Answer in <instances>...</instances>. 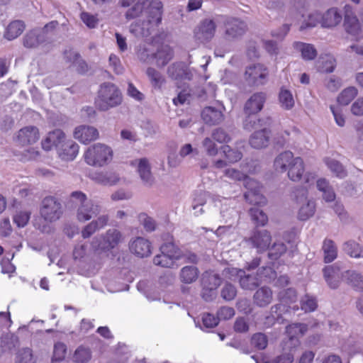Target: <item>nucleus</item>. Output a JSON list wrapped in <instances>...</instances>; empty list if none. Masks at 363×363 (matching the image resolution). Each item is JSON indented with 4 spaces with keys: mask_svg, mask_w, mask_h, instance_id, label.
I'll use <instances>...</instances> for the list:
<instances>
[{
    "mask_svg": "<svg viewBox=\"0 0 363 363\" xmlns=\"http://www.w3.org/2000/svg\"><path fill=\"white\" fill-rule=\"evenodd\" d=\"M163 4L160 0H138L125 13L128 20L138 18L130 26L136 37L147 38L154 33L162 23Z\"/></svg>",
    "mask_w": 363,
    "mask_h": 363,
    "instance_id": "f257e3e1",
    "label": "nucleus"
},
{
    "mask_svg": "<svg viewBox=\"0 0 363 363\" xmlns=\"http://www.w3.org/2000/svg\"><path fill=\"white\" fill-rule=\"evenodd\" d=\"M121 102V93L115 84L106 82L101 85L98 99L96 101L99 110L107 111L120 105Z\"/></svg>",
    "mask_w": 363,
    "mask_h": 363,
    "instance_id": "f03ea898",
    "label": "nucleus"
},
{
    "mask_svg": "<svg viewBox=\"0 0 363 363\" xmlns=\"http://www.w3.org/2000/svg\"><path fill=\"white\" fill-rule=\"evenodd\" d=\"M84 157L85 162L89 165L102 167L111 161L113 151L108 146L97 143L89 147Z\"/></svg>",
    "mask_w": 363,
    "mask_h": 363,
    "instance_id": "7ed1b4c3",
    "label": "nucleus"
},
{
    "mask_svg": "<svg viewBox=\"0 0 363 363\" xmlns=\"http://www.w3.org/2000/svg\"><path fill=\"white\" fill-rule=\"evenodd\" d=\"M123 240V235L117 229H108L105 234L99 237H94L91 245L95 251H108L115 248Z\"/></svg>",
    "mask_w": 363,
    "mask_h": 363,
    "instance_id": "20e7f679",
    "label": "nucleus"
},
{
    "mask_svg": "<svg viewBox=\"0 0 363 363\" xmlns=\"http://www.w3.org/2000/svg\"><path fill=\"white\" fill-rule=\"evenodd\" d=\"M40 213L45 220L54 222L62 216V205L55 197L47 196L42 201Z\"/></svg>",
    "mask_w": 363,
    "mask_h": 363,
    "instance_id": "39448f33",
    "label": "nucleus"
},
{
    "mask_svg": "<svg viewBox=\"0 0 363 363\" xmlns=\"http://www.w3.org/2000/svg\"><path fill=\"white\" fill-rule=\"evenodd\" d=\"M243 181L244 185L247 189L244 194L245 200L250 204L264 205L267 203V199L261 193L262 186L260 184L247 175Z\"/></svg>",
    "mask_w": 363,
    "mask_h": 363,
    "instance_id": "423d86ee",
    "label": "nucleus"
},
{
    "mask_svg": "<svg viewBox=\"0 0 363 363\" xmlns=\"http://www.w3.org/2000/svg\"><path fill=\"white\" fill-rule=\"evenodd\" d=\"M225 35L229 40H235L241 38L247 31L245 21L233 17H225L223 20Z\"/></svg>",
    "mask_w": 363,
    "mask_h": 363,
    "instance_id": "0eeeda50",
    "label": "nucleus"
},
{
    "mask_svg": "<svg viewBox=\"0 0 363 363\" xmlns=\"http://www.w3.org/2000/svg\"><path fill=\"white\" fill-rule=\"evenodd\" d=\"M245 241L252 248L256 249L258 253H262L269 249L272 235L267 230H255Z\"/></svg>",
    "mask_w": 363,
    "mask_h": 363,
    "instance_id": "6e6552de",
    "label": "nucleus"
},
{
    "mask_svg": "<svg viewBox=\"0 0 363 363\" xmlns=\"http://www.w3.org/2000/svg\"><path fill=\"white\" fill-rule=\"evenodd\" d=\"M268 69L262 64H255L247 67L245 73L246 81L252 85H262L267 81Z\"/></svg>",
    "mask_w": 363,
    "mask_h": 363,
    "instance_id": "1a4fd4ad",
    "label": "nucleus"
},
{
    "mask_svg": "<svg viewBox=\"0 0 363 363\" xmlns=\"http://www.w3.org/2000/svg\"><path fill=\"white\" fill-rule=\"evenodd\" d=\"M130 252L138 257H149L152 253L151 242L141 236L133 238L128 243Z\"/></svg>",
    "mask_w": 363,
    "mask_h": 363,
    "instance_id": "9d476101",
    "label": "nucleus"
},
{
    "mask_svg": "<svg viewBox=\"0 0 363 363\" xmlns=\"http://www.w3.org/2000/svg\"><path fill=\"white\" fill-rule=\"evenodd\" d=\"M101 210V206L98 202L89 200L78 207L77 218L79 221L85 222L97 216L100 213Z\"/></svg>",
    "mask_w": 363,
    "mask_h": 363,
    "instance_id": "9b49d317",
    "label": "nucleus"
},
{
    "mask_svg": "<svg viewBox=\"0 0 363 363\" xmlns=\"http://www.w3.org/2000/svg\"><path fill=\"white\" fill-rule=\"evenodd\" d=\"M216 26L211 19H204L195 30V38L201 43H207L214 36Z\"/></svg>",
    "mask_w": 363,
    "mask_h": 363,
    "instance_id": "f8f14e48",
    "label": "nucleus"
},
{
    "mask_svg": "<svg viewBox=\"0 0 363 363\" xmlns=\"http://www.w3.org/2000/svg\"><path fill=\"white\" fill-rule=\"evenodd\" d=\"M74 137L80 143L86 144L97 139L99 132L92 126L81 125L75 128Z\"/></svg>",
    "mask_w": 363,
    "mask_h": 363,
    "instance_id": "ddd939ff",
    "label": "nucleus"
},
{
    "mask_svg": "<svg viewBox=\"0 0 363 363\" xmlns=\"http://www.w3.org/2000/svg\"><path fill=\"white\" fill-rule=\"evenodd\" d=\"M265 100L266 96L264 93L254 94L245 103V113L248 116H255L262 109Z\"/></svg>",
    "mask_w": 363,
    "mask_h": 363,
    "instance_id": "4468645a",
    "label": "nucleus"
},
{
    "mask_svg": "<svg viewBox=\"0 0 363 363\" xmlns=\"http://www.w3.org/2000/svg\"><path fill=\"white\" fill-rule=\"evenodd\" d=\"M167 74L174 80H191L193 74L191 71L181 62L174 63L168 67Z\"/></svg>",
    "mask_w": 363,
    "mask_h": 363,
    "instance_id": "2eb2a0df",
    "label": "nucleus"
},
{
    "mask_svg": "<svg viewBox=\"0 0 363 363\" xmlns=\"http://www.w3.org/2000/svg\"><path fill=\"white\" fill-rule=\"evenodd\" d=\"M289 308V306L282 302L272 306L270 309V315L266 317L264 324L269 327L274 325L275 322L282 323L284 321L282 315L287 313Z\"/></svg>",
    "mask_w": 363,
    "mask_h": 363,
    "instance_id": "dca6fc26",
    "label": "nucleus"
},
{
    "mask_svg": "<svg viewBox=\"0 0 363 363\" xmlns=\"http://www.w3.org/2000/svg\"><path fill=\"white\" fill-rule=\"evenodd\" d=\"M39 139L38 129L35 126L21 128L17 135V141L21 145L35 143Z\"/></svg>",
    "mask_w": 363,
    "mask_h": 363,
    "instance_id": "f3484780",
    "label": "nucleus"
},
{
    "mask_svg": "<svg viewBox=\"0 0 363 363\" xmlns=\"http://www.w3.org/2000/svg\"><path fill=\"white\" fill-rule=\"evenodd\" d=\"M79 145L72 140L64 141L61 146L58 148V154L60 157L66 161L73 160L79 152Z\"/></svg>",
    "mask_w": 363,
    "mask_h": 363,
    "instance_id": "a211bd4d",
    "label": "nucleus"
},
{
    "mask_svg": "<svg viewBox=\"0 0 363 363\" xmlns=\"http://www.w3.org/2000/svg\"><path fill=\"white\" fill-rule=\"evenodd\" d=\"M134 163L137 164V170L144 184L151 186L154 179L152 175L149 161L146 158L135 160Z\"/></svg>",
    "mask_w": 363,
    "mask_h": 363,
    "instance_id": "6ab92c4d",
    "label": "nucleus"
},
{
    "mask_svg": "<svg viewBox=\"0 0 363 363\" xmlns=\"http://www.w3.org/2000/svg\"><path fill=\"white\" fill-rule=\"evenodd\" d=\"M90 178L97 184L112 186L119 180L118 175L113 172H96L90 174Z\"/></svg>",
    "mask_w": 363,
    "mask_h": 363,
    "instance_id": "aec40b11",
    "label": "nucleus"
},
{
    "mask_svg": "<svg viewBox=\"0 0 363 363\" xmlns=\"http://www.w3.org/2000/svg\"><path fill=\"white\" fill-rule=\"evenodd\" d=\"M273 300V292L269 287L262 286L258 289L253 295L254 303L260 308L269 305Z\"/></svg>",
    "mask_w": 363,
    "mask_h": 363,
    "instance_id": "412c9836",
    "label": "nucleus"
},
{
    "mask_svg": "<svg viewBox=\"0 0 363 363\" xmlns=\"http://www.w3.org/2000/svg\"><path fill=\"white\" fill-rule=\"evenodd\" d=\"M294 160L295 157L292 152L289 150L284 151L275 157L274 167L279 172H285Z\"/></svg>",
    "mask_w": 363,
    "mask_h": 363,
    "instance_id": "4be33fe9",
    "label": "nucleus"
},
{
    "mask_svg": "<svg viewBox=\"0 0 363 363\" xmlns=\"http://www.w3.org/2000/svg\"><path fill=\"white\" fill-rule=\"evenodd\" d=\"M272 123V118L269 116H263L257 118L256 116H247L244 122L243 127L245 129L251 130L255 128H267Z\"/></svg>",
    "mask_w": 363,
    "mask_h": 363,
    "instance_id": "5701e85b",
    "label": "nucleus"
},
{
    "mask_svg": "<svg viewBox=\"0 0 363 363\" xmlns=\"http://www.w3.org/2000/svg\"><path fill=\"white\" fill-rule=\"evenodd\" d=\"M270 137V130L262 128L255 131L250 138V145L255 149H261L268 145Z\"/></svg>",
    "mask_w": 363,
    "mask_h": 363,
    "instance_id": "b1692460",
    "label": "nucleus"
},
{
    "mask_svg": "<svg viewBox=\"0 0 363 363\" xmlns=\"http://www.w3.org/2000/svg\"><path fill=\"white\" fill-rule=\"evenodd\" d=\"M324 278L331 289H337L339 286L341 273L340 269L335 266H327L323 269Z\"/></svg>",
    "mask_w": 363,
    "mask_h": 363,
    "instance_id": "393cba45",
    "label": "nucleus"
},
{
    "mask_svg": "<svg viewBox=\"0 0 363 363\" xmlns=\"http://www.w3.org/2000/svg\"><path fill=\"white\" fill-rule=\"evenodd\" d=\"M342 15L335 8L328 9L323 15H321V24L323 27H333L342 21Z\"/></svg>",
    "mask_w": 363,
    "mask_h": 363,
    "instance_id": "a878e982",
    "label": "nucleus"
},
{
    "mask_svg": "<svg viewBox=\"0 0 363 363\" xmlns=\"http://www.w3.org/2000/svg\"><path fill=\"white\" fill-rule=\"evenodd\" d=\"M288 177L293 182L301 180L304 173V163L300 157H295L294 161L288 168Z\"/></svg>",
    "mask_w": 363,
    "mask_h": 363,
    "instance_id": "bb28decb",
    "label": "nucleus"
},
{
    "mask_svg": "<svg viewBox=\"0 0 363 363\" xmlns=\"http://www.w3.org/2000/svg\"><path fill=\"white\" fill-rule=\"evenodd\" d=\"M46 38L40 29H34L28 32L23 38V45L26 48H35L45 41Z\"/></svg>",
    "mask_w": 363,
    "mask_h": 363,
    "instance_id": "cd10ccee",
    "label": "nucleus"
},
{
    "mask_svg": "<svg viewBox=\"0 0 363 363\" xmlns=\"http://www.w3.org/2000/svg\"><path fill=\"white\" fill-rule=\"evenodd\" d=\"M293 47L297 52L301 53L302 58L305 60H313L317 55V51L311 44L294 42Z\"/></svg>",
    "mask_w": 363,
    "mask_h": 363,
    "instance_id": "c85d7f7f",
    "label": "nucleus"
},
{
    "mask_svg": "<svg viewBox=\"0 0 363 363\" xmlns=\"http://www.w3.org/2000/svg\"><path fill=\"white\" fill-rule=\"evenodd\" d=\"M223 113L213 107H206L201 112V117L203 121L209 125H215L220 123L223 120Z\"/></svg>",
    "mask_w": 363,
    "mask_h": 363,
    "instance_id": "c756f323",
    "label": "nucleus"
},
{
    "mask_svg": "<svg viewBox=\"0 0 363 363\" xmlns=\"http://www.w3.org/2000/svg\"><path fill=\"white\" fill-rule=\"evenodd\" d=\"M24 29L25 24L22 21H13L6 28L4 36L9 40H14L23 33Z\"/></svg>",
    "mask_w": 363,
    "mask_h": 363,
    "instance_id": "7c9ffc66",
    "label": "nucleus"
},
{
    "mask_svg": "<svg viewBox=\"0 0 363 363\" xmlns=\"http://www.w3.org/2000/svg\"><path fill=\"white\" fill-rule=\"evenodd\" d=\"M316 187L322 193L323 199L326 202H332L335 199V194L329 182L325 179H319L316 182Z\"/></svg>",
    "mask_w": 363,
    "mask_h": 363,
    "instance_id": "2f4dec72",
    "label": "nucleus"
},
{
    "mask_svg": "<svg viewBox=\"0 0 363 363\" xmlns=\"http://www.w3.org/2000/svg\"><path fill=\"white\" fill-rule=\"evenodd\" d=\"M174 52L169 45H162L155 54L156 64L159 67L165 66L173 57Z\"/></svg>",
    "mask_w": 363,
    "mask_h": 363,
    "instance_id": "473e14b6",
    "label": "nucleus"
},
{
    "mask_svg": "<svg viewBox=\"0 0 363 363\" xmlns=\"http://www.w3.org/2000/svg\"><path fill=\"white\" fill-rule=\"evenodd\" d=\"M322 250L324 255V262L325 263L332 262L337 256V248L330 239H325L323 243Z\"/></svg>",
    "mask_w": 363,
    "mask_h": 363,
    "instance_id": "72a5a7b5",
    "label": "nucleus"
},
{
    "mask_svg": "<svg viewBox=\"0 0 363 363\" xmlns=\"http://www.w3.org/2000/svg\"><path fill=\"white\" fill-rule=\"evenodd\" d=\"M222 282L219 274L212 272L206 271L201 277L202 287L218 288Z\"/></svg>",
    "mask_w": 363,
    "mask_h": 363,
    "instance_id": "f704fd0d",
    "label": "nucleus"
},
{
    "mask_svg": "<svg viewBox=\"0 0 363 363\" xmlns=\"http://www.w3.org/2000/svg\"><path fill=\"white\" fill-rule=\"evenodd\" d=\"M199 269L195 266H185L180 271V279L185 284L194 282L199 277Z\"/></svg>",
    "mask_w": 363,
    "mask_h": 363,
    "instance_id": "c9c22d12",
    "label": "nucleus"
},
{
    "mask_svg": "<svg viewBox=\"0 0 363 363\" xmlns=\"http://www.w3.org/2000/svg\"><path fill=\"white\" fill-rule=\"evenodd\" d=\"M324 162L328 168L331 171V172L335 175V177L342 179L347 176V170L337 160L327 157L324 160Z\"/></svg>",
    "mask_w": 363,
    "mask_h": 363,
    "instance_id": "e433bc0d",
    "label": "nucleus"
},
{
    "mask_svg": "<svg viewBox=\"0 0 363 363\" xmlns=\"http://www.w3.org/2000/svg\"><path fill=\"white\" fill-rule=\"evenodd\" d=\"M91 358V351L87 346L79 345L72 355L74 363H87Z\"/></svg>",
    "mask_w": 363,
    "mask_h": 363,
    "instance_id": "4c0bfd02",
    "label": "nucleus"
},
{
    "mask_svg": "<svg viewBox=\"0 0 363 363\" xmlns=\"http://www.w3.org/2000/svg\"><path fill=\"white\" fill-rule=\"evenodd\" d=\"M279 101L281 107L286 111L294 108L295 101L292 93L286 89L281 88L279 94Z\"/></svg>",
    "mask_w": 363,
    "mask_h": 363,
    "instance_id": "58836bf2",
    "label": "nucleus"
},
{
    "mask_svg": "<svg viewBox=\"0 0 363 363\" xmlns=\"http://www.w3.org/2000/svg\"><path fill=\"white\" fill-rule=\"evenodd\" d=\"M307 330L308 326L304 323H293L286 327V333L289 339L293 340L303 336Z\"/></svg>",
    "mask_w": 363,
    "mask_h": 363,
    "instance_id": "ea45409f",
    "label": "nucleus"
},
{
    "mask_svg": "<svg viewBox=\"0 0 363 363\" xmlns=\"http://www.w3.org/2000/svg\"><path fill=\"white\" fill-rule=\"evenodd\" d=\"M160 250V252L165 254L175 262L182 257V254L179 248L171 242L162 245Z\"/></svg>",
    "mask_w": 363,
    "mask_h": 363,
    "instance_id": "a19ab883",
    "label": "nucleus"
},
{
    "mask_svg": "<svg viewBox=\"0 0 363 363\" xmlns=\"http://www.w3.org/2000/svg\"><path fill=\"white\" fill-rule=\"evenodd\" d=\"M343 250L351 257H363V247L354 240H349L344 243Z\"/></svg>",
    "mask_w": 363,
    "mask_h": 363,
    "instance_id": "79ce46f5",
    "label": "nucleus"
},
{
    "mask_svg": "<svg viewBox=\"0 0 363 363\" xmlns=\"http://www.w3.org/2000/svg\"><path fill=\"white\" fill-rule=\"evenodd\" d=\"M221 151L229 163H235L242 157V153L240 150L233 148L228 145L222 146Z\"/></svg>",
    "mask_w": 363,
    "mask_h": 363,
    "instance_id": "37998d69",
    "label": "nucleus"
},
{
    "mask_svg": "<svg viewBox=\"0 0 363 363\" xmlns=\"http://www.w3.org/2000/svg\"><path fill=\"white\" fill-rule=\"evenodd\" d=\"M241 288L247 290H252L255 289L259 283V279L257 276L251 274H242L239 279Z\"/></svg>",
    "mask_w": 363,
    "mask_h": 363,
    "instance_id": "c03bdc74",
    "label": "nucleus"
},
{
    "mask_svg": "<svg viewBox=\"0 0 363 363\" xmlns=\"http://www.w3.org/2000/svg\"><path fill=\"white\" fill-rule=\"evenodd\" d=\"M315 211V201L313 200H307L306 203L300 207L298 218L301 220H306L314 215Z\"/></svg>",
    "mask_w": 363,
    "mask_h": 363,
    "instance_id": "a18cd8bd",
    "label": "nucleus"
},
{
    "mask_svg": "<svg viewBox=\"0 0 363 363\" xmlns=\"http://www.w3.org/2000/svg\"><path fill=\"white\" fill-rule=\"evenodd\" d=\"M319 62L321 63L319 69L323 72H333L336 67V60L331 55L321 56Z\"/></svg>",
    "mask_w": 363,
    "mask_h": 363,
    "instance_id": "49530a36",
    "label": "nucleus"
},
{
    "mask_svg": "<svg viewBox=\"0 0 363 363\" xmlns=\"http://www.w3.org/2000/svg\"><path fill=\"white\" fill-rule=\"evenodd\" d=\"M146 74L150 79L152 85L156 89H160L165 82L164 77L155 68H147Z\"/></svg>",
    "mask_w": 363,
    "mask_h": 363,
    "instance_id": "de8ad7c7",
    "label": "nucleus"
},
{
    "mask_svg": "<svg viewBox=\"0 0 363 363\" xmlns=\"http://www.w3.org/2000/svg\"><path fill=\"white\" fill-rule=\"evenodd\" d=\"M65 135L60 129L54 130L50 132L47 137L45 138V144H47L48 141H51L57 149L65 141Z\"/></svg>",
    "mask_w": 363,
    "mask_h": 363,
    "instance_id": "09e8293b",
    "label": "nucleus"
},
{
    "mask_svg": "<svg viewBox=\"0 0 363 363\" xmlns=\"http://www.w3.org/2000/svg\"><path fill=\"white\" fill-rule=\"evenodd\" d=\"M358 94L357 89L354 86H350L344 89L339 96L337 101L342 105H347Z\"/></svg>",
    "mask_w": 363,
    "mask_h": 363,
    "instance_id": "8fccbe9b",
    "label": "nucleus"
},
{
    "mask_svg": "<svg viewBox=\"0 0 363 363\" xmlns=\"http://www.w3.org/2000/svg\"><path fill=\"white\" fill-rule=\"evenodd\" d=\"M250 214L252 220L257 225L264 226L268 221L267 216L263 212V211L257 207L251 208L250 210Z\"/></svg>",
    "mask_w": 363,
    "mask_h": 363,
    "instance_id": "3c124183",
    "label": "nucleus"
},
{
    "mask_svg": "<svg viewBox=\"0 0 363 363\" xmlns=\"http://www.w3.org/2000/svg\"><path fill=\"white\" fill-rule=\"evenodd\" d=\"M67 353V346L65 343L58 342L55 344L52 362H58L65 359Z\"/></svg>",
    "mask_w": 363,
    "mask_h": 363,
    "instance_id": "603ef678",
    "label": "nucleus"
},
{
    "mask_svg": "<svg viewBox=\"0 0 363 363\" xmlns=\"http://www.w3.org/2000/svg\"><path fill=\"white\" fill-rule=\"evenodd\" d=\"M318 307L315 297L305 295L301 300V308L305 312H313Z\"/></svg>",
    "mask_w": 363,
    "mask_h": 363,
    "instance_id": "864d4df0",
    "label": "nucleus"
},
{
    "mask_svg": "<svg viewBox=\"0 0 363 363\" xmlns=\"http://www.w3.org/2000/svg\"><path fill=\"white\" fill-rule=\"evenodd\" d=\"M296 291L292 288L284 289L279 293L280 302L289 306L296 301Z\"/></svg>",
    "mask_w": 363,
    "mask_h": 363,
    "instance_id": "5fc2aeb1",
    "label": "nucleus"
},
{
    "mask_svg": "<svg viewBox=\"0 0 363 363\" xmlns=\"http://www.w3.org/2000/svg\"><path fill=\"white\" fill-rule=\"evenodd\" d=\"M17 363H35L31 349L23 348L18 352L16 357Z\"/></svg>",
    "mask_w": 363,
    "mask_h": 363,
    "instance_id": "6e6d98bb",
    "label": "nucleus"
},
{
    "mask_svg": "<svg viewBox=\"0 0 363 363\" xmlns=\"http://www.w3.org/2000/svg\"><path fill=\"white\" fill-rule=\"evenodd\" d=\"M286 247L283 242H274L268 253L271 260L278 259L285 252Z\"/></svg>",
    "mask_w": 363,
    "mask_h": 363,
    "instance_id": "4d7b16f0",
    "label": "nucleus"
},
{
    "mask_svg": "<svg viewBox=\"0 0 363 363\" xmlns=\"http://www.w3.org/2000/svg\"><path fill=\"white\" fill-rule=\"evenodd\" d=\"M153 263L162 267L172 268L175 265V262L165 254L160 253L155 256Z\"/></svg>",
    "mask_w": 363,
    "mask_h": 363,
    "instance_id": "13d9d810",
    "label": "nucleus"
},
{
    "mask_svg": "<svg viewBox=\"0 0 363 363\" xmlns=\"http://www.w3.org/2000/svg\"><path fill=\"white\" fill-rule=\"evenodd\" d=\"M138 220L147 232H152L155 230L156 223L155 220L145 213L138 215Z\"/></svg>",
    "mask_w": 363,
    "mask_h": 363,
    "instance_id": "bf43d9fd",
    "label": "nucleus"
},
{
    "mask_svg": "<svg viewBox=\"0 0 363 363\" xmlns=\"http://www.w3.org/2000/svg\"><path fill=\"white\" fill-rule=\"evenodd\" d=\"M80 18L82 22L89 28H96L99 23V18L97 16L88 12H82Z\"/></svg>",
    "mask_w": 363,
    "mask_h": 363,
    "instance_id": "052dcab7",
    "label": "nucleus"
},
{
    "mask_svg": "<svg viewBox=\"0 0 363 363\" xmlns=\"http://www.w3.org/2000/svg\"><path fill=\"white\" fill-rule=\"evenodd\" d=\"M237 294V290L235 286L231 284L226 283L220 292L221 297L225 301H232L235 298Z\"/></svg>",
    "mask_w": 363,
    "mask_h": 363,
    "instance_id": "680f3d73",
    "label": "nucleus"
},
{
    "mask_svg": "<svg viewBox=\"0 0 363 363\" xmlns=\"http://www.w3.org/2000/svg\"><path fill=\"white\" fill-rule=\"evenodd\" d=\"M252 344L258 350H264L268 344V339L264 333H256L252 337Z\"/></svg>",
    "mask_w": 363,
    "mask_h": 363,
    "instance_id": "e2e57ef3",
    "label": "nucleus"
},
{
    "mask_svg": "<svg viewBox=\"0 0 363 363\" xmlns=\"http://www.w3.org/2000/svg\"><path fill=\"white\" fill-rule=\"evenodd\" d=\"M348 280L350 284L357 289L363 291V277L355 272H347Z\"/></svg>",
    "mask_w": 363,
    "mask_h": 363,
    "instance_id": "0e129e2a",
    "label": "nucleus"
},
{
    "mask_svg": "<svg viewBox=\"0 0 363 363\" xmlns=\"http://www.w3.org/2000/svg\"><path fill=\"white\" fill-rule=\"evenodd\" d=\"M30 216L28 211H19L13 216V222L19 228H23L28 223Z\"/></svg>",
    "mask_w": 363,
    "mask_h": 363,
    "instance_id": "69168bd1",
    "label": "nucleus"
},
{
    "mask_svg": "<svg viewBox=\"0 0 363 363\" xmlns=\"http://www.w3.org/2000/svg\"><path fill=\"white\" fill-rule=\"evenodd\" d=\"M109 65L113 69L116 74H121L124 72V68L121 62L119 57L115 54H111L109 56Z\"/></svg>",
    "mask_w": 363,
    "mask_h": 363,
    "instance_id": "338daca9",
    "label": "nucleus"
},
{
    "mask_svg": "<svg viewBox=\"0 0 363 363\" xmlns=\"http://www.w3.org/2000/svg\"><path fill=\"white\" fill-rule=\"evenodd\" d=\"M202 323L203 327L201 328L202 330L213 328L218 324V319L212 314L206 313L202 317Z\"/></svg>",
    "mask_w": 363,
    "mask_h": 363,
    "instance_id": "774afa93",
    "label": "nucleus"
}]
</instances>
